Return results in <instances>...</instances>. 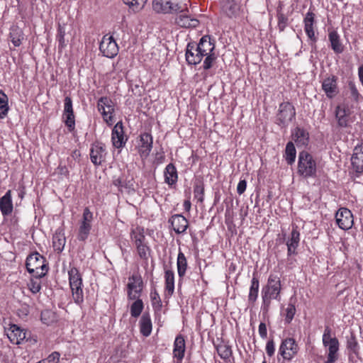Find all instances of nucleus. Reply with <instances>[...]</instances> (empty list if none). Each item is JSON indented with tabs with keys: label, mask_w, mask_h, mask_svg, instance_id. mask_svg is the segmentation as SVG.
<instances>
[{
	"label": "nucleus",
	"mask_w": 363,
	"mask_h": 363,
	"mask_svg": "<svg viewBox=\"0 0 363 363\" xmlns=\"http://www.w3.org/2000/svg\"><path fill=\"white\" fill-rule=\"evenodd\" d=\"M300 242V232L296 225H292V230L290 236L288 238L286 245L287 246V255H294L297 254L296 249Z\"/></svg>",
	"instance_id": "4468645a"
},
{
	"label": "nucleus",
	"mask_w": 363,
	"mask_h": 363,
	"mask_svg": "<svg viewBox=\"0 0 363 363\" xmlns=\"http://www.w3.org/2000/svg\"><path fill=\"white\" fill-rule=\"evenodd\" d=\"M26 266L28 272L36 279L44 277L48 270L45 258L38 252L28 255Z\"/></svg>",
	"instance_id": "f03ea898"
},
{
	"label": "nucleus",
	"mask_w": 363,
	"mask_h": 363,
	"mask_svg": "<svg viewBox=\"0 0 363 363\" xmlns=\"http://www.w3.org/2000/svg\"><path fill=\"white\" fill-rule=\"evenodd\" d=\"M328 352L327 360L325 363H334L337 361L339 354L340 342L339 340L333 341L323 345Z\"/></svg>",
	"instance_id": "5701e85b"
},
{
	"label": "nucleus",
	"mask_w": 363,
	"mask_h": 363,
	"mask_svg": "<svg viewBox=\"0 0 363 363\" xmlns=\"http://www.w3.org/2000/svg\"><path fill=\"white\" fill-rule=\"evenodd\" d=\"M150 298L153 306H161L160 297L155 289L151 291Z\"/></svg>",
	"instance_id": "bf43d9fd"
},
{
	"label": "nucleus",
	"mask_w": 363,
	"mask_h": 363,
	"mask_svg": "<svg viewBox=\"0 0 363 363\" xmlns=\"http://www.w3.org/2000/svg\"><path fill=\"white\" fill-rule=\"evenodd\" d=\"M143 281L139 274H133L129 277L128 284V296L129 299L135 300L139 298L143 290Z\"/></svg>",
	"instance_id": "9b49d317"
},
{
	"label": "nucleus",
	"mask_w": 363,
	"mask_h": 363,
	"mask_svg": "<svg viewBox=\"0 0 363 363\" xmlns=\"http://www.w3.org/2000/svg\"><path fill=\"white\" fill-rule=\"evenodd\" d=\"M68 274L70 286L82 284V277L76 267H72L69 270Z\"/></svg>",
	"instance_id": "a19ab883"
},
{
	"label": "nucleus",
	"mask_w": 363,
	"mask_h": 363,
	"mask_svg": "<svg viewBox=\"0 0 363 363\" xmlns=\"http://www.w3.org/2000/svg\"><path fill=\"white\" fill-rule=\"evenodd\" d=\"M322 88L328 98H333L337 93V77L332 76L325 79L322 83Z\"/></svg>",
	"instance_id": "4be33fe9"
},
{
	"label": "nucleus",
	"mask_w": 363,
	"mask_h": 363,
	"mask_svg": "<svg viewBox=\"0 0 363 363\" xmlns=\"http://www.w3.org/2000/svg\"><path fill=\"white\" fill-rule=\"evenodd\" d=\"M286 320L288 323H290L292 319L294 318V316L295 315L296 312V308L294 304L289 303L286 309Z\"/></svg>",
	"instance_id": "6e6d98bb"
},
{
	"label": "nucleus",
	"mask_w": 363,
	"mask_h": 363,
	"mask_svg": "<svg viewBox=\"0 0 363 363\" xmlns=\"http://www.w3.org/2000/svg\"><path fill=\"white\" fill-rule=\"evenodd\" d=\"M99 50L104 56L113 58L118 52V47L112 36L105 35L100 43Z\"/></svg>",
	"instance_id": "6e6552de"
},
{
	"label": "nucleus",
	"mask_w": 363,
	"mask_h": 363,
	"mask_svg": "<svg viewBox=\"0 0 363 363\" xmlns=\"http://www.w3.org/2000/svg\"><path fill=\"white\" fill-rule=\"evenodd\" d=\"M63 118L65 125L70 131L73 130L75 127V120L74 113H63Z\"/></svg>",
	"instance_id": "603ef678"
},
{
	"label": "nucleus",
	"mask_w": 363,
	"mask_h": 363,
	"mask_svg": "<svg viewBox=\"0 0 363 363\" xmlns=\"http://www.w3.org/2000/svg\"><path fill=\"white\" fill-rule=\"evenodd\" d=\"M350 110L345 106H337L335 110V116L338 125L341 127H347L348 124V116Z\"/></svg>",
	"instance_id": "c756f323"
},
{
	"label": "nucleus",
	"mask_w": 363,
	"mask_h": 363,
	"mask_svg": "<svg viewBox=\"0 0 363 363\" xmlns=\"http://www.w3.org/2000/svg\"><path fill=\"white\" fill-rule=\"evenodd\" d=\"M153 139L150 133H144L140 135L138 145V153L141 158L146 159L152 148Z\"/></svg>",
	"instance_id": "ddd939ff"
},
{
	"label": "nucleus",
	"mask_w": 363,
	"mask_h": 363,
	"mask_svg": "<svg viewBox=\"0 0 363 363\" xmlns=\"http://www.w3.org/2000/svg\"><path fill=\"white\" fill-rule=\"evenodd\" d=\"M328 38L333 50L337 54L342 53L344 50V46L340 42V37L337 32L334 30L329 31Z\"/></svg>",
	"instance_id": "7c9ffc66"
},
{
	"label": "nucleus",
	"mask_w": 363,
	"mask_h": 363,
	"mask_svg": "<svg viewBox=\"0 0 363 363\" xmlns=\"http://www.w3.org/2000/svg\"><path fill=\"white\" fill-rule=\"evenodd\" d=\"M177 272L179 278H182L187 268V262L186 258L184 254L182 252H179L177 257Z\"/></svg>",
	"instance_id": "58836bf2"
},
{
	"label": "nucleus",
	"mask_w": 363,
	"mask_h": 363,
	"mask_svg": "<svg viewBox=\"0 0 363 363\" xmlns=\"http://www.w3.org/2000/svg\"><path fill=\"white\" fill-rule=\"evenodd\" d=\"M82 284L70 286L74 302L79 304L84 301Z\"/></svg>",
	"instance_id": "a18cd8bd"
},
{
	"label": "nucleus",
	"mask_w": 363,
	"mask_h": 363,
	"mask_svg": "<svg viewBox=\"0 0 363 363\" xmlns=\"http://www.w3.org/2000/svg\"><path fill=\"white\" fill-rule=\"evenodd\" d=\"M203 55L199 53V50L194 45L189 43L186 48V60L189 65H197L200 63L203 59Z\"/></svg>",
	"instance_id": "b1692460"
},
{
	"label": "nucleus",
	"mask_w": 363,
	"mask_h": 363,
	"mask_svg": "<svg viewBox=\"0 0 363 363\" xmlns=\"http://www.w3.org/2000/svg\"><path fill=\"white\" fill-rule=\"evenodd\" d=\"M293 138L298 146H306L309 142V134L303 128L296 127L293 133Z\"/></svg>",
	"instance_id": "bb28decb"
},
{
	"label": "nucleus",
	"mask_w": 363,
	"mask_h": 363,
	"mask_svg": "<svg viewBox=\"0 0 363 363\" xmlns=\"http://www.w3.org/2000/svg\"><path fill=\"white\" fill-rule=\"evenodd\" d=\"M304 30L310 40L313 42L317 40L315 35L314 24H315V14L312 11H308L303 19Z\"/></svg>",
	"instance_id": "aec40b11"
},
{
	"label": "nucleus",
	"mask_w": 363,
	"mask_h": 363,
	"mask_svg": "<svg viewBox=\"0 0 363 363\" xmlns=\"http://www.w3.org/2000/svg\"><path fill=\"white\" fill-rule=\"evenodd\" d=\"M169 223L171 224L174 232L177 234L184 233L189 226L187 219L181 214L173 215L169 219Z\"/></svg>",
	"instance_id": "f3484780"
},
{
	"label": "nucleus",
	"mask_w": 363,
	"mask_h": 363,
	"mask_svg": "<svg viewBox=\"0 0 363 363\" xmlns=\"http://www.w3.org/2000/svg\"><path fill=\"white\" fill-rule=\"evenodd\" d=\"M196 48L199 50V53L202 54L203 57L213 53L215 45L213 40L208 36H203Z\"/></svg>",
	"instance_id": "412c9836"
},
{
	"label": "nucleus",
	"mask_w": 363,
	"mask_h": 363,
	"mask_svg": "<svg viewBox=\"0 0 363 363\" xmlns=\"http://www.w3.org/2000/svg\"><path fill=\"white\" fill-rule=\"evenodd\" d=\"M143 309V301L140 298H136V300L130 306V314L131 316L134 318L138 317Z\"/></svg>",
	"instance_id": "49530a36"
},
{
	"label": "nucleus",
	"mask_w": 363,
	"mask_h": 363,
	"mask_svg": "<svg viewBox=\"0 0 363 363\" xmlns=\"http://www.w3.org/2000/svg\"><path fill=\"white\" fill-rule=\"evenodd\" d=\"M13 203L11 199V191L9 190L0 199V210L3 216H9L13 211Z\"/></svg>",
	"instance_id": "393cba45"
},
{
	"label": "nucleus",
	"mask_w": 363,
	"mask_h": 363,
	"mask_svg": "<svg viewBox=\"0 0 363 363\" xmlns=\"http://www.w3.org/2000/svg\"><path fill=\"white\" fill-rule=\"evenodd\" d=\"M63 113H74L72 101L69 96H66L65 99Z\"/></svg>",
	"instance_id": "4d7b16f0"
},
{
	"label": "nucleus",
	"mask_w": 363,
	"mask_h": 363,
	"mask_svg": "<svg viewBox=\"0 0 363 363\" xmlns=\"http://www.w3.org/2000/svg\"><path fill=\"white\" fill-rule=\"evenodd\" d=\"M351 161L356 172H363V145L354 147Z\"/></svg>",
	"instance_id": "6ab92c4d"
},
{
	"label": "nucleus",
	"mask_w": 363,
	"mask_h": 363,
	"mask_svg": "<svg viewBox=\"0 0 363 363\" xmlns=\"http://www.w3.org/2000/svg\"><path fill=\"white\" fill-rule=\"evenodd\" d=\"M111 140L116 148L123 147L127 140L124 136V131L122 122H118L112 130Z\"/></svg>",
	"instance_id": "dca6fc26"
},
{
	"label": "nucleus",
	"mask_w": 363,
	"mask_h": 363,
	"mask_svg": "<svg viewBox=\"0 0 363 363\" xmlns=\"http://www.w3.org/2000/svg\"><path fill=\"white\" fill-rule=\"evenodd\" d=\"M218 355L223 359H228L232 354L231 347L225 344L218 345L216 347Z\"/></svg>",
	"instance_id": "09e8293b"
},
{
	"label": "nucleus",
	"mask_w": 363,
	"mask_h": 363,
	"mask_svg": "<svg viewBox=\"0 0 363 363\" xmlns=\"http://www.w3.org/2000/svg\"><path fill=\"white\" fill-rule=\"evenodd\" d=\"M123 1L130 10L137 13L145 7L147 0H123Z\"/></svg>",
	"instance_id": "e433bc0d"
},
{
	"label": "nucleus",
	"mask_w": 363,
	"mask_h": 363,
	"mask_svg": "<svg viewBox=\"0 0 363 363\" xmlns=\"http://www.w3.org/2000/svg\"><path fill=\"white\" fill-rule=\"evenodd\" d=\"M348 86L350 91L351 96L354 99V101H357L359 98V93L353 82H350L348 83Z\"/></svg>",
	"instance_id": "13d9d810"
},
{
	"label": "nucleus",
	"mask_w": 363,
	"mask_h": 363,
	"mask_svg": "<svg viewBox=\"0 0 363 363\" xmlns=\"http://www.w3.org/2000/svg\"><path fill=\"white\" fill-rule=\"evenodd\" d=\"M60 353L57 352H53L47 358L48 363H57L60 359Z\"/></svg>",
	"instance_id": "680f3d73"
},
{
	"label": "nucleus",
	"mask_w": 363,
	"mask_h": 363,
	"mask_svg": "<svg viewBox=\"0 0 363 363\" xmlns=\"http://www.w3.org/2000/svg\"><path fill=\"white\" fill-rule=\"evenodd\" d=\"M294 106L289 102H283L279 106L277 114V123L282 127H286L295 118Z\"/></svg>",
	"instance_id": "39448f33"
},
{
	"label": "nucleus",
	"mask_w": 363,
	"mask_h": 363,
	"mask_svg": "<svg viewBox=\"0 0 363 363\" xmlns=\"http://www.w3.org/2000/svg\"><path fill=\"white\" fill-rule=\"evenodd\" d=\"M281 289L280 278L276 274H270L267 285L262 290L264 311H268L272 299L280 301Z\"/></svg>",
	"instance_id": "f257e3e1"
},
{
	"label": "nucleus",
	"mask_w": 363,
	"mask_h": 363,
	"mask_svg": "<svg viewBox=\"0 0 363 363\" xmlns=\"http://www.w3.org/2000/svg\"><path fill=\"white\" fill-rule=\"evenodd\" d=\"M358 77L361 84L363 85V65L358 68Z\"/></svg>",
	"instance_id": "774afa93"
},
{
	"label": "nucleus",
	"mask_w": 363,
	"mask_h": 363,
	"mask_svg": "<svg viewBox=\"0 0 363 363\" xmlns=\"http://www.w3.org/2000/svg\"><path fill=\"white\" fill-rule=\"evenodd\" d=\"M113 184L122 193L125 192L130 194L135 191V182L133 178L118 177L113 179Z\"/></svg>",
	"instance_id": "a211bd4d"
},
{
	"label": "nucleus",
	"mask_w": 363,
	"mask_h": 363,
	"mask_svg": "<svg viewBox=\"0 0 363 363\" xmlns=\"http://www.w3.org/2000/svg\"><path fill=\"white\" fill-rule=\"evenodd\" d=\"M298 346L293 338L283 340L279 349V354L284 359L290 361L298 353Z\"/></svg>",
	"instance_id": "423d86ee"
},
{
	"label": "nucleus",
	"mask_w": 363,
	"mask_h": 363,
	"mask_svg": "<svg viewBox=\"0 0 363 363\" xmlns=\"http://www.w3.org/2000/svg\"><path fill=\"white\" fill-rule=\"evenodd\" d=\"M259 286V280L256 277L254 276L251 281V286L248 296V301L250 302L254 303L257 300L258 296Z\"/></svg>",
	"instance_id": "4c0bfd02"
},
{
	"label": "nucleus",
	"mask_w": 363,
	"mask_h": 363,
	"mask_svg": "<svg viewBox=\"0 0 363 363\" xmlns=\"http://www.w3.org/2000/svg\"><path fill=\"white\" fill-rule=\"evenodd\" d=\"M194 194L195 199L202 203L204 199V185L202 182H197L194 187Z\"/></svg>",
	"instance_id": "8fccbe9b"
},
{
	"label": "nucleus",
	"mask_w": 363,
	"mask_h": 363,
	"mask_svg": "<svg viewBox=\"0 0 363 363\" xmlns=\"http://www.w3.org/2000/svg\"><path fill=\"white\" fill-rule=\"evenodd\" d=\"M93 214L88 208H85L83 212L82 220L80 223L77 238L80 241H85L91 229Z\"/></svg>",
	"instance_id": "1a4fd4ad"
},
{
	"label": "nucleus",
	"mask_w": 363,
	"mask_h": 363,
	"mask_svg": "<svg viewBox=\"0 0 363 363\" xmlns=\"http://www.w3.org/2000/svg\"><path fill=\"white\" fill-rule=\"evenodd\" d=\"M258 331H259V334L260 337L262 339H265L267 337V326H266L265 323H261L259 324Z\"/></svg>",
	"instance_id": "69168bd1"
},
{
	"label": "nucleus",
	"mask_w": 363,
	"mask_h": 363,
	"mask_svg": "<svg viewBox=\"0 0 363 363\" xmlns=\"http://www.w3.org/2000/svg\"><path fill=\"white\" fill-rule=\"evenodd\" d=\"M164 182L172 186L177 182L178 175L177 171L174 165L169 163L167 165L164 171Z\"/></svg>",
	"instance_id": "2f4dec72"
},
{
	"label": "nucleus",
	"mask_w": 363,
	"mask_h": 363,
	"mask_svg": "<svg viewBox=\"0 0 363 363\" xmlns=\"http://www.w3.org/2000/svg\"><path fill=\"white\" fill-rule=\"evenodd\" d=\"M278 28L280 31H284L288 25V17L279 10L277 11Z\"/></svg>",
	"instance_id": "3c124183"
},
{
	"label": "nucleus",
	"mask_w": 363,
	"mask_h": 363,
	"mask_svg": "<svg viewBox=\"0 0 363 363\" xmlns=\"http://www.w3.org/2000/svg\"><path fill=\"white\" fill-rule=\"evenodd\" d=\"M107 152L105 145L101 143H96L92 145L90 150V159L91 162L96 165H101L106 160Z\"/></svg>",
	"instance_id": "f8f14e48"
},
{
	"label": "nucleus",
	"mask_w": 363,
	"mask_h": 363,
	"mask_svg": "<svg viewBox=\"0 0 363 363\" xmlns=\"http://www.w3.org/2000/svg\"><path fill=\"white\" fill-rule=\"evenodd\" d=\"M65 35V28L60 25L59 28H58L57 38L59 40V43L62 46H63V44H64Z\"/></svg>",
	"instance_id": "0e129e2a"
},
{
	"label": "nucleus",
	"mask_w": 363,
	"mask_h": 363,
	"mask_svg": "<svg viewBox=\"0 0 363 363\" xmlns=\"http://www.w3.org/2000/svg\"><path fill=\"white\" fill-rule=\"evenodd\" d=\"M337 340L335 337L328 336V335H323L322 341L323 345H326L328 343L332 342L333 341Z\"/></svg>",
	"instance_id": "338daca9"
},
{
	"label": "nucleus",
	"mask_w": 363,
	"mask_h": 363,
	"mask_svg": "<svg viewBox=\"0 0 363 363\" xmlns=\"http://www.w3.org/2000/svg\"><path fill=\"white\" fill-rule=\"evenodd\" d=\"M185 0H153L152 9L157 13L172 14L183 12Z\"/></svg>",
	"instance_id": "20e7f679"
},
{
	"label": "nucleus",
	"mask_w": 363,
	"mask_h": 363,
	"mask_svg": "<svg viewBox=\"0 0 363 363\" xmlns=\"http://www.w3.org/2000/svg\"><path fill=\"white\" fill-rule=\"evenodd\" d=\"M347 348L353 354L357 355L359 353V346L357 338L355 336L352 334L350 337L347 338Z\"/></svg>",
	"instance_id": "de8ad7c7"
},
{
	"label": "nucleus",
	"mask_w": 363,
	"mask_h": 363,
	"mask_svg": "<svg viewBox=\"0 0 363 363\" xmlns=\"http://www.w3.org/2000/svg\"><path fill=\"white\" fill-rule=\"evenodd\" d=\"M176 23L178 26L184 28H196L199 25V21L191 18L186 13H182L176 18Z\"/></svg>",
	"instance_id": "473e14b6"
},
{
	"label": "nucleus",
	"mask_w": 363,
	"mask_h": 363,
	"mask_svg": "<svg viewBox=\"0 0 363 363\" xmlns=\"http://www.w3.org/2000/svg\"><path fill=\"white\" fill-rule=\"evenodd\" d=\"M317 164L313 157L306 151H301L298 155L297 173L304 177H316Z\"/></svg>",
	"instance_id": "7ed1b4c3"
},
{
	"label": "nucleus",
	"mask_w": 363,
	"mask_h": 363,
	"mask_svg": "<svg viewBox=\"0 0 363 363\" xmlns=\"http://www.w3.org/2000/svg\"><path fill=\"white\" fill-rule=\"evenodd\" d=\"M98 110L102 114L104 121L109 125L113 123L114 105L107 97H101L98 101Z\"/></svg>",
	"instance_id": "0eeeda50"
},
{
	"label": "nucleus",
	"mask_w": 363,
	"mask_h": 363,
	"mask_svg": "<svg viewBox=\"0 0 363 363\" xmlns=\"http://www.w3.org/2000/svg\"><path fill=\"white\" fill-rule=\"evenodd\" d=\"M66 238L63 229L58 228L52 236V246L55 251L61 252L65 247Z\"/></svg>",
	"instance_id": "a878e982"
},
{
	"label": "nucleus",
	"mask_w": 363,
	"mask_h": 363,
	"mask_svg": "<svg viewBox=\"0 0 363 363\" xmlns=\"http://www.w3.org/2000/svg\"><path fill=\"white\" fill-rule=\"evenodd\" d=\"M11 331L8 334L10 341L13 344H21L26 337V332L16 325L11 326Z\"/></svg>",
	"instance_id": "c85d7f7f"
},
{
	"label": "nucleus",
	"mask_w": 363,
	"mask_h": 363,
	"mask_svg": "<svg viewBox=\"0 0 363 363\" xmlns=\"http://www.w3.org/2000/svg\"><path fill=\"white\" fill-rule=\"evenodd\" d=\"M185 348L184 337L181 335H177L174 342L173 354L179 361H182L184 358Z\"/></svg>",
	"instance_id": "cd10ccee"
},
{
	"label": "nucleus",
	"mask_w": 363,
	"mask_h": 363,
	"mask_svg": "<svg viewBox=\"0 0 363 363\" xmlns=\"http://www.w3.org/2000/svg\"><path fill=\"white\" fill-rule=\"evenodd\" d=\"M8 97L4 92L0 90V118H4L9 111Z\"/></svg>",
	"instance_id": "c03bdc74"
},
{
	"label": "nucleus",
	"mask_w": 363,
	"mask_h": 363,
	"mask_svg": "<svg viewBox=\"0 0 363 363\" xmlns=\"http://www.w3.org/2000/svg\"><path fill=\"white\" fill-rule=\"evenodd\" d=\"M135 246L140 258L147 262L150 254L149 246L145 242L137 244Z\"/></svg>",
	"instance_id": "37998d69"
},
{
	"label": "nucleus",
	"mask_w": 363,
	"mask_h": 363,
	"mask_svg": "<svg viewBox=\"0 0 363 363\" xmlns=\"http://www.w3.org/2000/svg\"><path fill=\"white\" fill-rule=\"evenodd\" d=\"M275 352V345L273 340H270L266 345V352L269 357H272Z\"/></svg>",
	"instance_id": "052dcab7"
},
{
	"label": "nucleus",
	"mask_w": 363,
	"mask_h": 363,
	"mask_svg": "<svg viewBox=\"0 0 363 363\" xmlns=\"http://www.w3.org/2000/svg\"><path fill=\"white\" fill-rule=\"evenodd\" d=\"M28 287L33 294H37L38 292H39L41 289V285L38 279H37L36 280L32 279L30 282L28 284Z\"/></svg>",
	"instance_id": "5fc2aeb1"
},
{
	"label": "nucleus",
	"mask_w": 363,
	"mask_h": 363,
	"mask_svg": "<svg viewBox=\"0 0 363 363\" xmlns=\"http://www.w3.org/2000/svg\"><path fill=\"white\" fill-rule=\"evenodd\" d=\"M221 13L230 18H237L240 11V7L235 0H222L220 1Z\"/></svg>",
	"instance_id": "2eb2a0df"
},
{
	"label": "nucleus",
	"mask_w": 363,
	"mask_h": 363,
	"mask_svg": "<svg viewBox=\"0 0 363 363\" xmlns=\"http://www.w3.org/2000/svg\"><path fill=\"white\" fill-rule=\"evenodd\" d=\"M247 187V182L245 180H240L237 186V192L239 195L242 194Z\"/></svg>",
	"instance_id": "e2e57ef3"
},
{
	"label": "nucleus",
	"mask_w": 363,
	"mask_h": 363,
	"mask_svg": "<svg viewBox=\"0 0 363 363\" xmlns=\"http://www.w3.org/2000/svg\"><path fill=\"white\" fill-rule=\"evenodd\" d=\"M165 289L169 295L174 291V274L172 270L165 272Z\"/></svg>",
	"instance_id": "79ce46f5"
},
{
	"label": "nucleus",
	"mask_w": 363,
	"mask_h": 363,
	"mask_svg": "<svg viewBox=\"0 0 363 363\" xmlns=\"http://www.w3.org/2000/svg\"><path fill=\"white\" fill-rule=\"evenodd\" d=\"M336 223L339 228L347 230L350 229L354 223L352 212L346 208H340L335 215Z\"/></svg>",
	"instance_id": "9d476101"
},
{
	"label": "nucleus",
	"mask_w": 363,
	"mask_h": 363,
	"mask_svg": "<svg viewBox=\"0 0 363 363\" xmlns=\"http://www.w3.org/2000/svg\"><path fill=\"white\" fill-rule=\"evenodd\" d=\"M131 240L134 242V245L145 242V236L144 235V228L140 226L132 229L130 233Z\"/></svg>",
	"instance_id": "c9c22d12"
},
{
	"label": "nucleus",
	"mask_w": 363,
	"mask_h": 363,
	"mask_svg": "<svg viewBox=\"0 0 363 363\" xmlns=\"http://www.w3.org/2000/svg\"><path fill=\"white\" fill-rule=\"evenodd\" d=\"M140 333L145 337L150 335L152 332V322L148 313H143L140 320Z\"/></svg>",
	"instance_id": "f704fd0d"
},
{
	"label": "nucleus",
	"mask_w": 363,
	"mask_h": 363,
	"mask_svg": "<svg viewBox=\"0 0 363 363\" xmlns=\"http://www.w3.org/2000/svg\"><path fill=\"white\" fill-rule=\"evenodd\" d=\"M9 36L11 41L15 47L20 46L24 38L23 30L17 26H13L11 28Z\"/></svg>",
	"instance_id": "72a5a7b5"
},
{
	"label": "nucleus",
	"mask_w": 363,
	"mask_h": 363,
	"mask_svg": "<svg viewBox=\"0 0 363 363\" xmlns=\"http://www.w3.org/2000/svg\"><path fill=\"white\" fill-rule=\"evenodd\" d=\"M296 151L295 146L292 142H289L286 144L285 149V159L289 164H292L296 160Z\"/></svg>",
	"instance_id": "ea45409f"
},
{
	"label": "nucleus",
	"mask_w": 363,
	"mask_h": 363,
	"mask_svg": "<svg viewBox=\"0 0 363 363\" xmlns=\"http://www.w3.org/2000/svg\"><path fill=\"white\" fill-rule=\"evenodd\" d=\"M206 57L204 60L203 67L204 69H208L212 67L213 62L216 59V57L214 53L207 55H206Z\"/></svg>",
	"instance_id": "864d4df0"
}]
</instances>
